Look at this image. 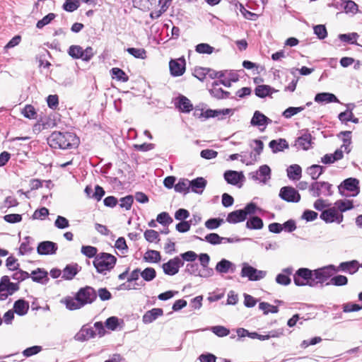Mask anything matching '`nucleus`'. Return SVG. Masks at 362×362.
I'll return each instance as SVG.
<instances>
[{
    "label": "nucleus",
    "instance_id": "f257e3e1",
    "mask_svg": "<svg viewBox=\"0 0 362 362\" xmlns=\"http://www.w3.org/2000/svg\"><path fill=\"white\" fill-rule=\"evenodd\" d=\"M47 142L52 148L67 149L77 146L78 138L71 132H54L48 137Z\"/></svg>",
    "mask_w": 362,
    "mask_h": 362
},
{
    "label": "nucleus",
    "instance_id": "f03ea898",
    "mask_svg": "<svg viewBox=\"0 0 362 362\" xmlns=\"http://www.w3.org/2000/svg\"><path fill=\"white\" fill-rule=\"evenodd\" d=\"M116 261L117 259L114 255L106 252H100L95 256L93 264L98 273L105 275L113 269Z\"/></svg>",
    "mask_w": 362,
    "mask_h": 362
},
{
    "label": "nucleus",
    "instance_id": "7ed1b4c3",
    "mask_svg": "<svg viewBox=\"0 0 362 362\" xmlns=\"http://www.w3.org/2000/svg\"><path fill=\"white\" fill-rule=\"evenodd\" d=\"M294 284L298 286H309L315 287L313 280L312 270L307 268H300L293 275Z\"/></svg>",
    "mask_w": 362,
    "mask_h": 362
},
{
    "label": "nucleus",
    "instance_id": "20e7f679",
    "mask_svg": "<svg viewBox=\"0 0 362 362\" xmlns=\"http://www.w3.org/2000/svg\"><path fill=\"white\" fill-rule=\"evenodd\" d=\"M334 273H335V267L334 265H329L312 271L313 280L315 283V287L318 284H322L328 279H329Z\"/></svg>",
    "mask_w": 362,
    "mask_h": 362
},
{
    "label": "nucleus",
    "instance_id": "39448f33",
    "mask_svg": "<svg viewBox=\"0 0 362 362\" xmlns=\"http://www.w3.org/2000/svg\"><path fill=\"white\" fill-rule=\"evenodd\" d=\"M240 275L242 277H247L250 281H256L264 279L267 275V272L258 270L245 262L242 265Z\"/></svg>",
    "mask_w": 362,
    "mask_h": 362
},
{
    "label": "nucleus",
    "instance_id": "423d86ee",
    "mask_svg": "<svg viewBox=\"0 0 362 362\" xmlns=\"http://www.w3.org/2000/svg\"><path fill=\"white\" fill-rule=\"evenodd\" d=\"M19 289L18 284L12 283L8 276H4L0 281V300H6L9 295Z\"/></svg>",
    "mask_w": 362,
    "mask_h": 362
},
{
    "label": "nucleus",
    "instance_id": "0eeeda50",
    "mask_svg": "<svg viewBox=\"0 0 362 362\" xmlns=\"http://www.w3.org/2000/svg\"><path fill=\"white\" fill-rule=\"evenodd\" d=\"M332 187L327 182H314L310 185L309 190L315 197H329L332 194Z\"/></svg>",
    "mask_w": 362,
    "mask_h": 362
},
{
    "label": "nucleus",
    "instance_id": "6e6552de",
    "mask_svg": "<svg viewBox=\"0 0 362 362\" xmlns=\"http://www.w3.org/2000/svg\"><path fill=\"white\" fill-rule=\"evenodd\" d=\"M69 54L74 59H81L83 61L88 62L94 55L93 49L88 47L83 49L79 45H71L68 51Z\"/></svg>",
    "mask_w": 362,
    "mask_h": 362
},
{
    "label": "nucleus",
    "instance_id": "1a4fd4ad",
    "mask_svg": "<svg viewBox=\"0 0 362 362\" xmlns=\"http://www.w3.org/2000/svg\"><path fill=\"white\" fill-rule=\"evenodd\" d=\"M76 294L83 307L88 304L93 303L97 298L95 290L88 286L81 288Z\"/></svg>",
    "mask_w": 362,
    "mask_h": 362
},
{
    "label": "nucleus",
    "instance_id": "9d476101",
    "mask_svg": "<svg viewBox=\"0 0 362 362\" xmlns=\"http://www.w3.org/2000/svg\"><path fill=\"white\" fill-rule=\"evenodd\" d=\"M233 110L230 108H226L223 110H206V111L197 110L194 112V115L197 116H203L205 118L218 117V119H223L226 115H232Z\"/></svg>",
    "mask_w": 362,
    "mask_h": 362
},
{
    "label": "nucleus",
    "instance_id": "9b49d317",
    "mask_svg": "<svg viewBox=\"0 0 362 362\" xmlns=\"http://www.w3.org/2000/svg\"><path fill=\"white\" fill-rule=\"evenodd\" d=\"M184 265V262L179 257L170 259L168 262L162 265V268L165 274L173 276L178 273L179 269Z\"/></svg>",
    "mask_w": 362,
    "mask_h": 362
},
{
    "label": "nucleus",
    "instance_id": "f8f14e48",
    "mask_svg": "<svg viewBox=\"0 0 362 362\" xmlns=\"http://www.w3.org/2000/svg\"><path fill=\"white\" fill-rule=\"evenodd\" d=\"M320 218L326 223L336 222L340 223L343 221V214L335 206L324 210L320 214Z\"/></svg>",
    "mask_w": 362,
    "mask_h": 362
},
{
    "label": "nucleus",
    "instance_id": "ddd939ff",
    "mask_svg": "<svg viewBox=\"0 0 362 362\" xmlns=\"http://www.w3.org/2000/svg\"><path fill=\"white\" fill-rule=\"evenodd\" d=\"M249 177L253 180L265 184L271 178V169L267 165H261L258 170L250 173Z\"/></svg>",
    "mask_w": 362,
    "mask_h": 362
},
{
    "label": "nucleus",
    "instance_id": "4468645a",
    "mask_svg": "<svg viewBox=\"0 0 362 362\" xmlns=\"http://www.w3.org/2000/svg\"><path fill=\"white\" fill-rule=\"evenodd\" d=\"M279 197L288 202H298L300 200V195L293 187H283L279 192Z\"/></svg>",
    "mask_w": 362,
    "mask_h": 362
},
{
    "label": "nucleus",
    "instance_id": "2eb2a0df",
    "mask_svg": "<svg viewBox=\"0 0 362 362\" xmlns=\"http://www.w3.org/2000/svg\"><path fill=\"white\" fill-rule=\"evenodd\" d=\"M358 180L356 178H348L346 179L339 186V191L341 194H343V190L353 192V195H356L359 193Z\"/></svg>",
    "mask_w": 362,
    "mask_h": 362
},
{
    "label": "nucleus",
    "instance_id": "dca6fc26",
    "mask_svg": "<svg viewBox=\"0 0 362 362\" xmlns=\"http://www.w3.org/2000/svg\"><path fill=\"white\" fill-rule=\"evenodd\" d=\"M360 264L357 260L343 262L337 267H335V273L344 272L349 274H354L358 270Z\"/></svg>",
    "mask_w": 362,
    "mask_h": 362
},
{
    "label": "nucleus",
    "instance_id": "f3484780",
    "mask_svg": "<svg viewBox=\"0 0 362 362\" xmlns=\"http://www.w3.org/2000/svg\"><path fill=\"white\" fill-rule=\"evenodd\" d=\"M57 245L52 241H42L39 243L37 252L41 255H49L55 254L57 250Z\"/></svg>",
    "mask_w": 362,
    "mask_h": 362
},
{
    "label": "nucleus",
    "instance_id": "a211bd4d",
    "mask_svg": "<svg viewBox=\"0 0 362 362\" xmlns=\"http://www.w3.org/2000/svg\"><path fill=\"white\" fill-rule=\"evenodd\" d=\"M169 66L170 73L173 76H182L185 70V61L182 59L171 60L169 63Z\"/></svg>",
    "mask_w": 362,
    "mask_h": 362
},
{
    "label": "nucleus",
    "instance_id": "6ab92c4d",
    "mask_svg": "<svg viewBox=\"0 0 362 362\" xmlns=\"http://www.w3.org/2000/svg\"><path fill=\"white\" fill-rule=\"evenodd\" d=\"M175 105L177 108L185 113L189 112L193 108V105L191 101L184 95L178 96L175 99Z\"/></svg>",
    "mask_w": 362,
    "mask_h": 362
},
{
    "label": "nucleus",
    "instance_id": "aec40b11",
    "mask_svg": "<svg viewBox=\"0 0 362 362\" xmlns=\"http://www.w3.org/2000/svg\"><path fill=\"white\" fill-rule=\"evenodd\" d=\"M190 189L192 192L202 194L207 185V181L202 177L189 180Z\"/></svg>",
    "mask_w": 362,
    "mask_h": 362
},
{
    "label": "nucleus",
    "instance_id": "412c9836",
    "mask_svg": "<svg viewBox=\"0 0 362 362\" xmlns=\"http://www.w3.org/2000/svg\"><path fill=\"white\" fill-rule=\"evenodd\" d=\"M272 120L265 116L264 114L257 110L254 112L253 117L250 121V124L252 126L264 127H265L269 123H271Z\"/></svg>",
    "mask_w": 362,
    "mask_h": 362
},
{
    "label": "nucleus",
    "instance_id": "4be33fe9",
    "mask_svg": "<svg viewBox=\"0 0 362 362\" xmlns=\"http://www.w3.org/2000/svg\"><path fill=\"white\" fill-rule=\"evenodd\" d=\"M163 315V310L161 308H153L147 311L143 316V322L145 324H149L156 320L158 317Z\"/></svg>",
    "mask_w": 362,
    "mask_h": 362
},
{
    "label": "nucleus",
    "instance_id": "5701e85b",
    "mask_svg": "<svg viewBox=\"0 0 362 362\" xmlns=\"http://www.w3.org/2000/svg\"><path fill=\"white\" fill-rule=\"evenodd\" d=\"M276 92L277 90L268 85H259L255 89V95L261 98L271 96L274 93Z\"/></svg>",
    "mask_w": 362,
    "mask_h": 362
},
{
    "label": "nucleus",
    "instance_id": "b1692460",
    "mask_svg": "<svg viewBox=\"0 0 362 362\" xmlns=\"http://www.w3.org/2000/svg\"><path fill=\"white\" fill-rule=\"evenodd\" d=\"M218 86L219 83L218 81H214L212 84V88L209 90L210 94L217 99L228 98L230 95V93L223 90L221 88H219Z\"/></svg>",
    "mask_w": 362,
    "mask_h": 362
},
{
    "label": "nucleus",
    "instance_id": "393cba45",
    "mask_svg": "<svg viewBox=\"0 0 362 362\" xmlns=\"http://www.w3.org/2000/svg\"><path fill=\"white\" fill-rule=\"evenodd\" d=\"M95 331L93 328L82 327L81 329L76 334L75 339L77 341H87L95 336Z\"/></svg>",
    "mask_w": 362,
    "mask_h": 362
},
{
    "label": "nucleus",
    "instance_id": "a878e982",
    "mask_svg": "<svg viewBox=\"0 0 362 362\" xmlns=\"http://www.w3.org/2000/svg\"><path fill=\"white\" fill-rule=\"evenodd\" d=\"M245 219V213H244L243 210L240 209L229 213L226 218V221L230 223L235 224L243 222Z\"/></svg>",
    "mask_w": 362,
    "mask_h": 362
},
{
    "label": "nucleus",
    "instance_id": "bb28decb",
    "mask_svg": "<svg viewBox=\"0 0 362 362\" xmlns=\"http://www.w3.org/2000/svg\"><path fill=\"white\" fill-rule=\"evenodd\" d=\"M62 302L64 303L66 308L70 310H78L83 308L76 294L74 297H66Z\"/></svg>",
    "mask_w": 362,
    "mask_h": 362
},
{
    "label": "nucleus",
    "instance_id": "cd10ccee",
    "mask_svg": "<svg viewBox=\"0 0 362 362\" xmlns=\"http://www.w3.org/2000/svg\"><path fill=\"white\" fill-rule=\"evenodd\" d=\"M243 175L242 173H238L234 170H228L224 173V179L230 185H236L240 180Z\"/></svg>",
    "mask_w": 362,
    "mask_h": 362
},
{
    "label": "nucleus",
    "instance_id": "c85d7f7f",
    "mask_svg": "<svg viewBox=\"0 0 362 362\" xmlns=\"http://www.w3.org/2000/svg\"><path fill=\"white\" fill-rule=\"evenodd\" d=\"M235 265L233 263L228 259H222L220 262L216 264V270L217 272L221 274L228 273L230 270L232 272L234 270Z\"/></svg>",
    "mask_w": 362,
    "mask_h": 362
},
{
    "label": "nucleus",
    "instance_id": "c756f323",
    "mask_svg": "<svg viewBox=\"0 0 362 362\" xmlns=\"http://www.w3.org/2000/svg\"><path fill=\"white\" fill-rule=\"evenodd\" d=\"M269 146L272 148L273 153H277L288 148V144L286 139H279L277 140H272L269 144Z\"/></svg>",
    "mask_w": 362,
    "mask_h": 362
},
{
    "label": "nucleus",
    "instance_id": "7c9ffc66",
    "mask_svg": "<svg viewBox=\"0 0 362 362\" xmlns=\"http://www.w3.org/2000/svg\"><path fill=\"white\" fill-rule=\"evenodd\" d=\"M315 101L317 103H339L337 98L332 93H317L315 97Z\"/></svg>",
    "mask_w": 362,
    "mask_h": 362
},
{
    "label": "nucleus",
    "instance_id": "2f4dec72",
    "mask_svg": "<svg viewBox=\"0 0 362 362\" xmlns=\"http://www.w3.org/2000/svg\"><path fill=\"white\" fill-rule=\"evenodd\" d=\"M13 309L15 313L18 315H24L28 311L29 303L23 299L18 300L14 303Z\"/></svg>",
    "mask_w": 362,
    "mask_h": 362
},
{
    "label": "nucleus",
    "instance_id": "473e14b6",
    "mask_svg": "<svg viewBox=\"0 0 362 362\" xmlns=\"http://www.w3.org/2000/svg\"><path fill=\"white\" fill-rule=\"evenodd\" d=\"M78 272V264H69L64 269L62 272V278L67 280H71L76 275Z\"/></svg>",
    "mask_w": 362,
    "mask_h": 362
},
{
    "label": "nucleus",
    "instance_id": "72a5a7b5",
    "mask_svg": "<svg viewBox=\"0 0 362 362\" xmlns=\"http://www.w3.org/2000/svg\"><path fill=\"white\" fill-rule=\"evenodd\" d=\"M312 136L309 133H304L298 138L296 146L301 147L303 150H308L311 146Z\"/></svg>",
    "mask_w": 362,
    "mask_h": 362
},
{
    "label": "nucleus",
    "instance_id": "f704fd0d",
    "mask_svg": "<svg viewBox=\"0 0 362 362\" xmlns=\"http://www.w3.org/2000/svg\"><path fill=\"white\" fill-rule=\"evenodd\" d=\"M302 170L301 168L296 164L291 165L287 168V175L289 179L298 180L300 178Z\"/></svg>",
    "mask_w": 362,
    "mask_h": 362
},
{
    "label": "nucleus",
    "instance_id": "c9c22d12",
    "mask_svg": "<svg viewBox=\"0 0 362 362\" xmlns=\"http://www.w3.org/2000/svg\"><path fill=\"white\" fill-rule=\"evenodd\" d=\"M174 189L177 192L187 194L190 190L189 180L187 179H180L178 182L175 185Z\"/></svg>",
    "mask_w": 362,
    "mask_h": 362
},
{
    "label": "nucleus",
    "instance_id": "e433bc0d",
    "mask_svg": "<svg viewBox=\"0 0 362 362\" xmlns=\"http://www.w3.org/2000/svg\"><path fill=\"white\" fill-rule=\"evenodd\" d=\"M204 330H210L218 337L228 336L230 333V330L227 327L221 325L213 326Z\"/></svg>",
    "mask_w": 362,
    "mask_h": 362
},
{
    "label": "nucleus",
    "instance_id": "4c0bfd02",
    "mask_svg": "<svg viewBox=\"0 0 362 362\" xmlns=\"http://www.w3.org/2000/svg\"><path fill=\"white\" fill-rule=\"evenodd\" d=\"M334 206L341 214L354 208L353 202L350 200H338L334 203Z\"/></svg>",
    "mask_w": 362,
    "mask_h": 362
},
{
    "label": "nucleus",
    "instance_id": "58836bf2",
    "mask_svg": "<svg viewBox=\"0 0 362 362\" xmlns=\"http://www.w3.org/2000/svg\"><path fill=\"white\" fill-rule=\"evenodd\" d=\"M246 227L249 229L259 230L263 227V221L258 216H253L246 222Z\"/></svg>",
    "mask_w": 362,
    "mask_h": 362
},
{
    "label": "nucleus",
    "instance_id": "ea45409f",
    "mask_svg": "<svg viewBox=\"0 0 362 362\" xmlns=\"http://www.w3.org/2000/svg\"><path fill=\"white\" fill-rule=\"evenodd\" d=\"M325 168L319 165H313L308 168V173L313 180H317L324 172Z\"/></svg>",
    "mask_w": 362,
    "mask_h": 362
},
{
    "label": "nucleus",
    "instance_id": "a19ab883",
    "mask_svg": "<svg viewBox=\"0 0 362 362\" xmlns=\"http://www.w3.org/2000/svg\"><path fill=\"white\" fill-rule=\"evenodd\" d=\"M197 238L201 240H206L211 245H219L223 243V237L219 236L217 233H209L205 236L204 239L197 237Z\"/></svg>",
    "mask_w": 362,
    "mask_h": 362
},
{
    "label": "nucleus",
    "instance_id": "79ce46f5",
    "mask_svg": "<svg viewBox=\"0 0 362 362\" xmlns=\"http://www.w3.org/2000/svg\"><path fill=\"white\" fill-rule=\"evenodd\" d=\"M112 76L113 78H116L117 81L122 82H127L129 80V77L127 76L125 72L119 68H112L111 69Z\"/></svg>",
    "mask_w": 362,
    "mask_h": 362
},
{
    "label": "nucleus",
    "instance_id": "37998d69",
    "mask_svg": "<svg viewBox=\"0 0 362 362\" xmlns=\"http://www.w3.org/2000/svg\"><path fill=\"white\" fill-rule=\"evenodd\" d=\"M31 278L33 281L42 282L44 279H47V272L41 269L33 271L31 273Z\"/></svg>",
    "mask_w": 362,
    "mask_h": 362
},
{
    "label": "nucleus",
    "instance_id": "c03bdc74",
    "mask_svg": "<svg viewBox=\"0 0 362 362\" xmlns=\"http://www.w3.org/2000/svg\"><path fill=\"white\" fill-rule=\"evenodd\" d=\"M144 259L148 262H158L160 260V255L156 250H150L145 253Z\"/></svg>",
    "mask_w": 362,
    "mask_h": 362
},
{
    "label": "nucleus",
    "instance_id": "a18cd8bd",
    "mask_svg": "<svg viewBox=\"0 0 362 362\" xmlns=\"http://www.w3.org/2000/svg\"><path fill=\"white\" fill-rule=\"evenodd\" d=\"M127 52L137 59H144L146 58V52L143 48L129 47L127 49Z\"/></svg>",
    "mask_w": 362,
    "mask_h": 362
},
{
    "label": "nucleus",
    "instance_id": "49530a36",
    "mask_svg": "<svg viewBox=\"0 0 362 362\" xmlns=\"http://www.w3.org/2000/svg\"><path fill=\"white\" fill-rule=\"evenodd\" d=\"M304 110H305L304 106L296 107H290L286 109L283 112L282 116L286 119H290L293 115L302 112Z\"/></svg>",
    "mask_w": 362,
    "mask_h": 362
},
{
    "label": "nucleus",
    "instance_id": "de8ad7c7",
    "mask_svg": "<svg viewBox=\"0 0 362 362\" xmlns=\"http://www.w3.org/2000/svg\"><path fill=\"white\" fill-rule=\"evenodd\" d=\"M259 308L263 311L264 315H267L268 313H277L279 312V309L276 306L272 305L266 302H262L259 304Z\"/></svg>",
    "mask_w": 362,
    "mask_h": 362
},
{
    "label": "nucleus",
    "instance_id": "09e8293b",
    "mask_svg": "<svg viewBox=\"0 0 362 362\" xmlns=\"http://www.w3.org/2000/svg\"><path fill=\"white\" fill-rule=\"evenodd\" d=\"M348 283V279L346 276L343 275H337L332 277L330 280L329 283L327 284H332L337 286H345Z\"/></svg>",
    "mask_w": 362,
    "mask_h": 362
},
{
    "label": "nucleus",
    "instance_id": "8fccbe9b",
    "mask_svg": "<svg viewBox=\"0 0 362 362\" xmlns=\"http://www.w3.org/2000/svg\"><path fill=\"white\" fill-rule=\"evenodd\" d=\"M79 6V0H66L63 5V8L66 11L73 12L76 10Z\"/></svg>",
    "mask_w": 362,
    "mask_h": 362
},
{
    "label": "nucleus",
    "instance_id": "3c124183",
    "mask_svg": "<svg viewBox=\"0 0 362 362\" xmlns=\"http://www.w3.org/2000/svg\"><path fill=\"white\" fill-rule=\"evenodd\" d=\"M351 132L349 131L342 132L340 133L342 136H347V138H342L343 140V145L341 146L340 148H341L344 151H346V153L350 152L349 145L351 144Z\"/></svg>",
    "mask_w": 362,
    "mask_h": 362
},
{
    "label": "nucleus",
    "instance_id": "603ef678",
    "mask_svg": "<svg viewBox=\"0 0 362 362\" xmlns=\"http://www.w3.org/2000/svg\"><path fill=\"white\" fill-rule=\"evenodd\" d=\"M195 50L199 54H210L214 51V48L207 43H200L196 46Z\"/></svg>",
    "mask_w": 362,
    "mask_h": 362
},
{
    "label": "nucleus",
    "instance_id": "864d4df0",
    "mask_svg": "<svg viewBox=\"0 0 362 362\" xmlns=\"http://www.w3.org/2000/svg\"><path fill=\"white\" fill-rule=\"evenodd\" d=\"M141 276L145 281H151L156 277V272L153 268L148 267L141 272Z\"/></svg>",
    "mask_w": 362,
    "mask_h": 362
},
{
    "label": "nucleus",
    "instance_id": "5fc2aeb1",
    "mask_svg": "<svg viewBox=\"0 0 362 362\" xmlns=\"http://www.w3.org/2000/svg\"><path fill=\"white\" fill-rule=\"evenodd\" d=\"M81 252L83 255H84L85 256H86L89 258H92V257L95 258V256L98 255L97 254V252H98L97 248L93 246H90V245L82 246Z\"/></svg>",
    "mask_w": 362,
    "mask_h": 362
},
{
    "label": "nucleus",
    "instance_id": "6e6d98bb",
    "mask_svg": "<svg viewBox=\"0 0 362 362\" xmlns=\"http://www.w3.org/2000/svg\"><path fill=\"white\" fill-rule=\"evenodd\" d=\"M223 223L221 218H210L205 222V226L209 230L218 228Z\"/></svg>",
    "mask_w": 362,
    "mask_h": 362
},
{
    "label": "nucleus",
    "instance_id": "4d7b16f0",
    "mask_svg": "<svg viewBox=\"0 0 362 362\" xmlns=\"http://www.w3.org/2000/svg\"><path fill=\"white\" fill-rule=\"evenodd\" d=\"M314 33L320 40L325 39L327 36V32L324 25H317L313 27Z\"/></svg>",
    "mask_w": 362,
    "mask_h": 362
},
{
    "label": "nucleus",
    "instance_id": "13d9d810",
    "mask_svg": "<svg viewBox=\"0 0 362 362\" xmlns=\"http://www.w3.org/2000/svg\"><path fill=\"white\" fill-rule=\"evenodd\" d=\"M185 272L190 275L199 276V267L197 263H188L185 267Z\"/></svg>",
    "mask_w": 362,
    "mask_h": 362
},
{
    "label": "nucleus",
    "instance_id": "bf43d9fd",
    "mask_svg": "<svg viewBox=\"0 0 362 362\" xmlns=\"http://www.w3.org/2000/svg\"><path fill=\"white\" fill-rule=\"evenodd\" d=\"M55 14L53 13H49L47 16H45L42 19L38 21L37 23L36 27L39 29L42 28L46 25L49 24L54 18Z\"/></svg>",
    "mask_w": 362,
    "mask_h": 362
},
{
    "label": "nucleus",
    "instance_id": "052dcab7",
    "mask_svg": "<svg viewBox=\"0 0 362 362\" xmlns=\"http://www.w3.org/2000/svg\"><path fill=\"white\" fill-rule=\"evenodd\" d=\"M156 221L162 225L166 226L173 222L172 218L166 212H162L157 216Z\"/></svg>",
    "mask_w": 362,
    "mask_h": 362
},
{
    "label": "nucleus",
    "instance_id": "680f3d73",
    "mask_svg": "<svg viewBox=\"0 0 362 362\" xmlns=\"http://www.w3.org/2000/svg\"><path fill=\"white\" fill-rule=\"evenodd\" d=\"M134 201V197L131 195L126 196L120 199L119 206L124 208L126 210L130 209Z\"/></svg>",
    "mask_w": 362,
    "mask_h": 362
},
{
    "label": "nucleus",
    "instance_id": "e2e57ef3",
    "mask_svg": "<svg viewBox=\"0 0 362 362\" xmlns=\"http://www.w3.org/2000/svg\"><path fill=\"white\" fill-rule=\"evenodd\" d=\"M24 117L28 119H34L36 115V112L33 106L27 105L22 111Z\"/></svg>",
    "mask_w": 362,
    "mask_h": 362
},
{
    "label": "nucleus",
    "instance_id": "0e129e2a",
    "mask_svg": "<svg viewBox=\"0 0 362 362\" xmlns=\"http://www.w3.org/2000/svg\"><path fill=\"white\" fill-rule=\"evenodd\" d=\"M343 312L350 313L358 311L362 309V306L352 303H345L342 305Z\"/></svg>",
    "mask_w": 362,
    "mask_h": 362
},
{
    "label": "nucleus",
    "instance_id": "69168bd1",
    "mask_svg": "<svg viewBox=\"0 0 362 362\" xmlns=\"http://www.w3.org/2000/svg\"><path fill=\"white\" fill-rule=\"evenodd\" d=\"M344 8L346 13H356L358 11V5L351 0L344 2Z\"/></svg>",
    "mask_w": 362,
    "mask_h": 362
},
{
    "label": "nucleus",
    "instance_id": "338daca9",
    "mask_svg": "<svg viewBox=\"0 0 362 362\" xmlns=\"http://www.w3.org/2000/svg\"><path fill=\"white\" fill-rule=\"evenodd\" d=\"M146 240L150 243H153L158 240L159 234L154 230H147L144 233Z\"/></svg>",
    "mask_w": 362,
    "mask_h": 362
},
{
    "label": "nucleus",
    "instance_id": "774afa93",
    "mask_svg": "<svg viewBox=\"0 0 362 362\" xmlns=\"http://www.w3.org/2000/svg\"><path fill=\"white\" fill-rule=\"evenodd\" d=\"M198 359L200 362H216V356L210 353L201 354Z\"/></svg>",
    "mask_w": 362,
    "mask_h": 362
}]
</instances>
